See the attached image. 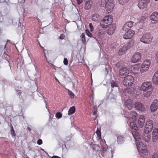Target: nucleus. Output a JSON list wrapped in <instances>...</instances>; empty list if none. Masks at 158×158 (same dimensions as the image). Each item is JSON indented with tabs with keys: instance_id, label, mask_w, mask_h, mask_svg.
Returning <instances> with one entry per match:
<instances>
[{
	"instance_id": "obj_1",
	"label": "nucleus",
	"mask_w": 158,
	"mask_h": 158,
	"mask_svg": "<svg viewBox=\"0 0 158 158\" xmlns=\"http://www.w3.org/2000/svg\"><path fill=\"white\" fill-rule=\"evenodd\" d=\"M140 89L143 92H147L146 93H144V96L145 97H148L152 94L153 89V87L151 82L145 81L143 82L141 85Z\"/></svg>"
},
{
	"instance_id": "obj_2",
	"label": "nucleus",
	"mask_w": 158,
	"mask_h": 158,
	"mask_svg": "<svg viewBox=\"0 0 158 158\" xmlns=\"http://www.w3.org/2000/svg\"><path fill=\"white\" fill-rule=\"evenodd\" d=\"M113 19L111 15L106 16L104 17L100 22L101 26L104 28H106L112 23Z\"/></svg>"
},
{
	"instance_id": "obj_3",
	"label": "nucleus",
	"mask_w": 158,
	"mask_h": 158,
	"mask_svg": "<svg viewBox=\"0 0 158 158\" xmlns=\"http://www.w3.org/2000/svg\"><path fill=\"white\" fill-rule=\"evenodd\" d=\"M153 38V36L151 34L147 33L143 35L140 41L144 44H150L151 43Z\"/></svg>"
},
{
	"instance_id": "obj_4",
	"label": "nucleus",
	"mask_w": 158,
	"mask_h": 158,
	"mask_svg": "<svg viewBox=\"0 0 158 158\" xmlns=\"http://www.w3.org/2000/svg\"><path fill=\"white\" fill-rule=\"evenodd\" d=\"M151 64V62L150 60H145L143 61L140 67V72L142 73L147 71L150 67Z\"/></svg>"
},
{
	"instance_id": "obj_5",
	"label": "nucleus",
	"mask_w": 158,
	"mask_h": 158,
	"mask_svg": "<svg viewBox=\"0 0 158 158\" xmlns=\"http://www.w3.org/2000/svg\"><path fill=\"white\" fill-rule=\"evenodd\" d=\"M136 145L138 151L143 153L148 152L146 146L141 141H138L136 143Z\"/></svg>"
},
{
	"instance_id": "obj_6",
	"label": "nucleus",
	"mask_w": 158,
	"mask_h": 158,
	"mask_svg": "<svg viewBox=\"0 0 158 158\" xmlns=\"http://www.w3.org/2000/svg\"><path fill=\"white\" fill-rule=\"evenodd\" d=\"M134 81L133 77L131 75L127 76L125 77L123 81V84L126 86H131Z\"/></svg>"
},
{
	"instance_id": "obj_7",
	"label": "nucleus",
	"mask_w": 158,
	"mask_h": 158,
	"mask_svg": "<svg viewBox=\"0 0 158 158\" xmlns=\"http://www.w3.org/2000/svg\"><path fill=\"white\" fill-rule=\"evenodd\" d=\"M106 9L108 13L111 12L113 10L114 4L113 0H108L106 3Z\"/></svg>"
},
{
	"instance_id": "obj_8",
	"label": "nucleus",
	"mask_w": 158,
	"mask_h": 158,
	"mask_svg": "<svg viewBox=\"0 0 158 158\" xmlns=\"http://www.w3.org/2000/svg\"><path fill=\"white\" fill-rule=\"evenodd\" d=\"M141 58L140 53L138 52H135L132 55L131 59V61L133 63H136L140 61Z\"/></svg>"
},
{
	"instance_id": "obj_9",
	"label": "nucleus",
	"mask_w": 158,
	"mask_h": 158,
	"mask_svg": "<svg viewBox=\"0 0 158 158\" xmlns=\"http://www.w3.org/2000/svg\"><path fill=\"white\" fill-rule=\"evenodd\" d=\"M150 0H139L138 2V6L140 9H143L146 8L147 4L149 3Z\"/></svg>"
},
{
	"instance_id": "obj_10",
	"label": "nucleus",
	"mask_w": 158,
	"mask_h": 158,
	"mask_svg": "<svg viewBox=\"0 0 158 158\" xmlns=\"http://www.w3.org/2000/svg\"><path fill=\"white\" fill-rule=\"evenodd\" d=\"M151 23L155 24L158 22V12H154L152 13L150 17Z\"/></svg>"
},
{
	"instance_id": "obj_11",
	"label": "nucleus",
	"mask_w": 158,
	"mask_h": 158,
	"mask_svg": "<svg viewBox=\"0 0 158 158\" xmlns=\"http://www.w3.org/2000/svg\"><path fill=\"white\" fill-rule=\"evenodd\" d=\"M134 31L132 30H129L123 35V38L125 39L131 38L134 35Z\"/></svg>"
},
{
	"instance_id": "obj_12",
	"label": "nucleus",
	"mask_w": 158,
	"mask_h": 158,
	"mask_svg": "<svg viewBox=\"0 0 158 158\" xmlns=\"http://www.w3.org/2000/svg\"><path fill=\"white\" fill-rule=\"evenodd\" d=\"M158 109V101L156 99L154 100L150 106V109L152 112H153L156 110Z\"/></svg>"
},
{
	"instance_id": "obj_13",
	"label": "nucleus",
	"mask_w": 158,
	"mask_h": 158,
	"mask_svg": "<svg viewBox=\"0 0 158 158\" xmlns=\"http://www.w3.org/2000/svg\"><path fill=\"white\" fill-rule=\"evenodd\" d=\"M119 72L120 76L123 77L128 74L129 70L127 68H122L119 70Z\"/></svg>"
},
{
	"instance_id": "obj_14",
	"label": "nucleus",
	"mask_w": 158,
	"mask_h": 158,
	"mask_svg": "<svg viewBox=\"0 0 158 158\" xmlns=\"http://www.w3.org/2000/svg\"><path fill=\"white\" fill-rule=\"evenodd\" d=\"M152 139L154 142H156L158 139V128L153 129L152 134Z\"/></svg>"
},
{
	"instance_id": "obj_15",
	"label": "nucleus",
	"mask_w": 158,
	"mask_h": 158,
	"mask_svg": "<svg viewBox=\"0 0 158 158\" xmlns=\"http://www.w3.org/2000/svg\"><path fill=\"white\" fill-rule=\"evenodd\" d=\"M135 108L139 111H143L145 110V108L143 104L139 102H136L135 104Z\"/></svg>"
},
{
	"instance_id": "obj_16",
	"label": "nucleus",
	"mask_w": 158,
	"mask_h": 158,
	"mask_svg": "<svg viewBox=\"0 0 158 158\" xmlns=\"http://www.w3.org/2000/svg\"><path fill=\"white\" fill-rule=\"evenodd\" d=\"M145 120V117L144 115H140L139 116L138 120V123L140 127L142 128L144 126Z\"/></svg>"
},
{
	"instance_id": "obj_17",
	"label": "nucleus",
	"mask_w": 158,
	"mask_h": 158,
	"mask_svg": "<svg viewBox=\"0 0 158 158\" xmlns=\"http://www.w3.org/2000/svg\"><path fill=\"white\" fill-rule=\"evenodd\" d=\"M129 119H131L133 121H135L137 119V114L136 112L131 111L128 115Z\"/></svg>"
},
{
	"instance_id": "obj_18",
	"label": "nucleus",
	"mask_w": 158,
	"mask_h": 158,
	"mask_svg": "<svg viewBox=\"0 0 158 158\" xmlns=\"http://www.w3.org/2000/svg\"><path fill=\"white\" fill-rule=\"evenodd\" d=\"M85 8L86 10L89 9L92 5V0H85Z\"/></svg>"
},
{
	"instance_id": "obj_19",
	"label": "nucleus",
	"mask_w": 158,
	"mask_h": 158,
	"mask_svg": "<svg viewBox=\"0 0 158 158\" xmlns=\"http://www.w3.org/2000/svg\"><path fill=\"white\" fill-rule=\"evenodd\" d=\"M136 131H133L132 132V134L135 140L137 142L140 140L141 137L139 133Z\"/></svg>"
},
{
	"instance_id": "obj_20",
	"label": "nucleus",
	"mask_w": 158,
	"mask_h": 158,
	"mask_svg": "<svg viewBox=\"0 0 158 158\" xmlns=\"http://www.w3.org/2000/svg\"><path fill=\"white\" fill-rule=\"evenodd\" d=\"M116 28V27L114 25H113L109 27L107 31V33L108 34L111 35L113 34Z\"/></svg>"
},
{
	"instance_id": "obj_21",
	"label": "nucleus",
	"mask_w": 158,
	"mask_h": 158,
	"mask_svg": "<svg viewBox=\"0 0 158 158\" xmlns=\"http://www.w3.org/2000/svg\"><path fill=\"white\" fill-rule=\"evenodd\" d=\"M125 104L129 110H131L133 106V103L132 101L130 99L127 100L125 102Z\"/></svg>"
},
{
	"instance_id": "obj_22",
	"label": "nucleus",
	"mask_w": 158,
	"mask_h": 158,
	"mask_svg": "<svg viewBox=\"0 0 158 158\" xmlns=\"http://www.w3.org/2000/svg\"><path fill=\"white\" fill-rule=\"evenodd\" d=\"M92 18L93 20L98 22L101 20V17L99 15L95 14L93 15Z\"/></svg>"
},
{
	"instance_id": "obj_23",
	"label": "nucleus",
	"mask_w": 158,
	"mask_h": 158,
	"mask_svg": "<svg viewBox=\"0 0 158 158\" xmlns=\"http://www.w3.org/2000/svg\"><path fill=\"white\" fill-rule=\"evenodd\" d=\"M126 46H123L119 50L118 54L119 55H122L125 53L128 50Z\"/></svg>"
},
{
	"instance_id": "obj_24",
	"label": "nucleus",
	"mask_w": 158,
	"mask_h": 158,
	"mask_svg": "<svg viewBox=\"0 0 158 158\" xmlns=\"http://www.w3.org/2000/svg\"><path fill=\"white\" fill-rule=\"evenodd\" d=\"M140 69V66L139 64H136L134 65L131 68L132 71L135 73H137Z\"/></svg>"
},
{
	"instance_id": "obj_25",
	"label": "nucleus",
	"mask_w": 158,
	"mask_h": 158,
	"mask_svg": "<svg viewBox=\"0 0 158 158\" xmlns=\"http://www.w3.org/2000/svg\"><path fill=\"white\" fill-rule=\"evenodd\" d=\"M152 82L155 85L158 84V75L156 73H154L152 77Z\"/></svg>"
},
{
	"instance_id": "obj_26",
	"label": "nucleus",
	"mask_w": 158,
	"mask_h": 158,
	"mask_svg": "<svg viewBox=\"0 0 158 158\" xmlns=\"http://www.w3.org/2000/svg\"><path fill=\"white\" fill-rule=\"evenodd\" d=\"M151 137V136L150 135L148 134L144 133L143 136V139L145 141L147 142H148L150 141Z\"/></svg>"
},
{
	"instance_id": "obj_27",
	"label": "nucleus",
	"mask_w": 158,
	"mask_h": 158,
	"mask_svg": "<svg viewBox=\"0 0 158 158\" xmlns=\"http://www.w3.org/2000/svg\"><path fill=\"white\" fill-rule=\"evenodd\" d=\"M130 126L131 129L135 131H137L138 127L135 123L133 122H131L130 123Z\"/></svg>"
},
{
	"instance_id": "obj_28",
	"label": "nucleus",
	"mask_w": 158,
	"mask_h": 158,
	"mask_svg": "<svg viewBox=\"0 0 158 158\" xmlns=\"http://www.w3.org/2000/svg\"><path fill=\"white\" fill-rule=\"evenodd\" d=\"M146 126L148 127H150L153 128V122L152 120H148L146 123Z\"/></svg>"
},
{
	"instance_id": "obj_29",
	"label": "nucleus",
	"mask_w": 158,
	"mask_h": 158,
	"mask_svg": "<svg viewBox=\"0 0 158 158\" xmlns=\"http://www.w3.org/2000/svg\"><path fill=\"white\" fill-rule=\"evenodd\" d=\"M75 112V108L74 106H73L71 107L68 111V114L70 115L74 113Z\"/></svg>"
},
{
	"instance_id": "obj_30",
	"label": "nucleus",
	"mask_w": 158,
	"mask_h": 158,
	"mask_svg": "<svg viewBox=\"0 0 158 158\" xmlns=\"http://www.w3.org/2000/svg\"><path fill=\"white\" fill-rule=\"evenodd\" d=\"M134 42L133 40H131L128 42L127 45L125 46L128 49L130 48L131 47L133 46L134 44Z\"/></svg>"
},
{
	"instance_id": "obj_31",
	"label": "nucleus",
	"mask_w": 158,
	"mask_h": 158,
	"mask_svg": "<svg viewBox=\"0 0 158 158\" xmlns=\"http://www.w3.org/2000/svg\"><path fill=\"white\" fill-rule=\"evenodd\" d=\"M153 128L150 127H148L147 126L145 127L144 129V133L145 134H149L152 130Z\"/></svg>"
},
{
	"instance_id": "obj_32",
	"label": "nucleus",
	"mask_w": 158,
	"mask_h": 158,
	"mask_svg": "<svg viewBox=\"0 0 158 158\" xmlns=\"http://www.w3.org/2000/svg\"><path fill=\"white\" fill-rule=\"evenodd\" d=\"M124 140V138L122 136H118L117 137V142L118 144H121Z\"/></svg>"
},
{
	"instance_id": "obj_33",
	"label": "nucleus",
	"mask_w": 158,
	"mask_h": 158,
	"mask_svg": "<svg viewBox=\"0 0 158 158\" xmlns=\"http://www.w3.org/2000/svg\"><path fill=\"white\" fill-rule=\"evenodd\" d=\"M138 20L139 23L143 22L146 20V18L145 16H142L139 17Z\"/></svg>"
},
{
	"instance_id": "obj_34",
	"label": "nucleus",
	"mask_w": 158,
	"mask_h": 158,
	"mask_svg": "<svg viewBox=\"0 0 158 158\" xmlns=\"http://www.w3.org/2000/svg\"><path fill=\"white\" fill-rule=\"evenodd\" d=\"M81 40L83 44L86 42V39L85 34L84 33H82L80 36Z\"/></svg>"
},
{
	"instance_id": "obj_35",
	"label": "nucleus",
	"mask_w": 158,
	"mask_h": 158,
	"mask_svg": "<svg viewBox=\"0 0 158 158\" xmlns=\"http://www.w3.org/2000/svg\"><path fill=\"white\" fill-rule=\"evenodd\" d=\"M129 0H118L119 3L121 5H123L127 3Z\"/></svg>"
},
{
	"instance_id": "obj_36",
	"label": "nucleus",
	"mask_w": 158,
	"mask_h": 158,
	"mask_svg": "<svg viewBox=\"0 0 158 158\" xmlns=\"http://www.w3.org/2000/svg\"><path fill=\"white\" fill-rule=\"evenodd\" d=\"M111 87L113 88H114V87H118L117 83H116V82L115 81H112L111 82Z\"/></svg>"
},
{
	"instance_id": "obj_37",
	"label": "nucleus",
	"mask_w": 158,
	"mask_h": 158,
	"mask_svg": "<svg viewBox=\"0 0 158 158\" xmlns=\"http://www.w3.org/2000/svg\"><path fill=\"white\" fill-rule=\"evenodd\" d=\"M126 23L130 28L133 26V23L131 21H129Z\"/></svg>"
},
{
	"instance_id": "obj_38",
	"label": "nucleus",
	"mask_w": 158,
	"mask_h": 158,
	"mask_svg": "<svg viewBox=\"0 0 158 158\" xmlns=\"http://www.w3.org/2000/svg\"><path fill=\"white\" fill-rule=\"evenodd\" d=\"M130 28H129V27H128L126 23H125L123 25V31H126L127 30L129 29Z\"/></svg>"
},
{
	"instance_id": "obj_39",
	"label": "nucleus",
	"mask_w": 158,
	"mask_h": 158,
	"mask_svg": "<svg viewBox=\"0 0 158 158\" xmlns=\"http://www.w3.org/2000/svg\"><path fill=\"white\" fill-rule=\"evenodd\" d=\"M68 94L70 96V98L73 99L74 98V94L71 91L69 90L68 92Z\"/></svg>"
},
{
	"instance_id": "obj_40",
	"label": "nucleus",
	"mask_w": 158,
	"mask_h": 158,
	"mask_svg": "<svg viewBox=\"0 0 158 158\" xmlns=\"http://www.w3.org/2000/svg\"><path fill=\"white\" fill-rule=\"evenodd\" d=\"M62 116V114L60 112H57L56 114V117L58 119L60 118Z\"/></svg>"
},
{
	"instance_id": "obj_41",
	"label": "nucleus",
	"mask_w": 158,
	"mask_h": 158,
	"mask_svg": "<svg viewBox=\"0 0 158 158\" xmlns=\"http://www.w3.org/2000/svg\"><path fill=\"white\" fill-rule=\"evenodd\" d=\"M11 129L10 130V131L11 132V135L12 136H15L16 135V134L12 126H11Z\"/></svg>"
},
{
	"instance_id": "obj_42",
	"label": "nucleus",
	"mask_w": 158,
	"mask_h": 158,
	"mask_svg": "<svg viewBox=\"0 0 158 158\" xmlns=\"http://www.w3.org/2000/svg\"><path fill=\"white\" fill-rule=\"evenodd\" d=\"M96 133L97 136L99 137L100 139H101V137L100 131L99 130L97 129L96 132Z\"/></svg>"
},
{
	"instance_id": "obj_43",
	"label": "nucleus",
	"mask_w": 158,
	"mask_h": 158,
	"mask_svg": "<svg viewBox=\"0 0 158 158\" xmlns=\"http://www.w3.org/2000/svg\"><path fill=\"white\" fill-rule=\"evenodd\" d=\"M86 33L87 34V35L89 37H92V34L90 33V32H89V31L87 30H86L85 31Z\"/></svg>"
},
{
	"instance_id": "obj_44",
	"label": "nucleus",
	"mask_w": 158,
	"mask_h": 158,
	"mask_svg": "<svg viewBox=\"0 0 158 158\" xmlns=\"http://www.w3.org/2000/svg\"><path fill=\"white\" fill-rule=\"evenodd\" d=\"M103 35V32H101L99 31L98 32V35L99 37L101 38L102 37Z\"/></svg>"
},
{
	"instance_id": "obj_45",
	"label": "nucleus",
	"mask_w": 158,
	"mask_h": 158,
	"mask_svg": "<svg viewBox=\"0 0 158 158\" xmlns=\"http://www.w3.org/2000/svg\"><path fill=\"white\" fill-rule=\"evenodd\" d=\"M68 60L67 58H65L64 59V61H63V63L64 64L66 65H67L68 64Z\"/></svg>"
},
{
	"instance_id": "obj_46",
	"label": "nucleus",
	"mask_w": 158,
	"mask_h": 158,
	"mask_svg": "<svg viewBox=\"0 0 158 158\" xmlns=\"http://www.w3.org/2000/svg\"><path fill=\"white\" fill-rule=\"evenodd\" d=\"M43 141L42 139H38L37 141V143L38 144L40 145L42 144Z\"/></svg>"
},
{
	"instance_id": "obj_47",
	"label": "nucleus",
	"mask_w": 158,
	"mask_h": 158,
	"mask_svg": "<svg viewBox=\"0 0 158 158\" xmlns=\"http://www.w3.org/2000/svg\"><path fill=\"white\" fill-rule=\"evenodd\" d=\"M89 28L90 29V30L91 31H92L94 29V27L92 25V24L91 23H89Z\"/></svg>"
},
{
	"instance_id": "obj_48",
	"label": "nucleus",
	"mask_w": 158,
	"mask_h": 158,
	"mask_svg": "<svg viewBox=\"0 0 158 158\" xmlns=\"http://www.w3.org/2000/svg\"><path fill=\"white\" fill-rule=\"evenodd\" d=\"M152 158H158V154L156 153H154L153 155Z\"/></svg>"
},
{
	"instance_id": "obj_49",
	"label": "nucleus",
	"mask_w": 158,
	"mask_h": 158,
	"mask_svg": "<svg viewBox=\"0 0 158 158\" xmlns=\"http://www.w3.org/2000/svg\"><path fill=\"white\" fill-rule=\"evenodd\" d=\"M16 92L17 94L20 95L22 94V92L20 90L17 89L16 90Z\"/></svg>"
},
{
	"instance_id": "obj_50",
	"label": "nucleus",
	"mask_w": 158,
	"mask_h": 158,
	"mask_svg": "<svg viewBox=\"0 0 158 158\" xmlns=\"http://www.w3.org/2000/svg\"><path fill=\"white\" fill-rule=\"evenodd\" d=\"M155 60L158 63V52L156 54Z\"/></svg>"
},
{
	"instance_id": "obj_51",
	"label": "nucleus",
	"mask_w": 158,
	"mask_h": 158,
	"mask_svg": "<svg viewBox=\"0 0 158 158\" xmlns=\"http://www.w3.org/2000/svg\"><path fill=\"white\" fill-rule=\"evenodd\" d=\"M77 2V3L78 4L80 5L83 2V0H76Z\"/></svg>"
},
{
	"instance_id": "obj_52",
	"label": "nucleus",
	"mask_w": 158,
	"mask_h": 158,
	"mask_svg": "<svg viewBox=\"0 0 158 158\" xmlns=\"http://www.w3.org/2000/svg\"><path fill=\"white\" fill-rule=\"evenodd\" d=\"M65 37V36L63 34H61L60 36V38L61 40H63L64 39Z\"/></svg>"
},
{
	"instance_id": "obj_53",
	"label": "nucleus",
	"mask_w": 158,
	"mask_h": 158,
	"mask_svg": "<svg viewBox=\"0 0 158 158\" xmlns=\"http://www.w3.org/2000/svg\"><path fill=\"white\" fill-rule=\"evenodd\" d=\"M51 158H61L60 157L57 156H52Z\"/></svg>"
},
{
	"instance_id": "obj_54",
	"label": "nucleus",
	"mask_w": 158,
	"mask_h": 158,
	"mask_svg": "<svg viewBox=\"0 0 158 158\" xmlns=\"http://www.w3.org/2000/svg\"><path fill=\"white\" fill-rule=\"evenodd\" d=\"M3 18L2 16L0 15V22H2L3 21Z\"/></svg>"
},
{
	"instance_id": "obj_55",
	"label": "nucleus",
	"mask_w": 158,
	"mask_h": 158,
	"mask_svg": "<svg viewBox=\"0 0 158 158\" xmlns=\"http://www.w3.org/2000/svg\"><path fill=\"white\" fill-rule=\"evenodd\" d=\"M43 98H44V102H45V104H46V105H47V102H46V101H45V100L44 97L43 96Z\"/></svg>"
},
{
	"instance_id": "obj_56",
	"label": "nucleus",
	"mask_w": 158,
	"mask_h": 158,
	"mask_svg": "<svg viewBox=\"0 0 158 158\" xmlns=\"http://www.w3.org/2000/svg\"><path fill=\"white\" fill-rule=\"evenodd\" d=\"M154 73H156V74H157L158 75V69Z\"/></svg>"
},
{
	"instance_id": "obj_57",
	"label": "nucleus",
	"mask_w": 158,
	"mask_h": 158,
	"mask_svg": "<svg viewBox=\"0 0 158 158\" xmlns=\"http://www.w3.org/2000/svg\"><path fill=\"white\" fill-rule=\"evenodd\" d=\"M27 129L28 130H29V131H31V128L29 127H27Z\"/></svg>"
},
{
	"instance_id": "obj_58",
	"label": "nucleus",
	"mask_w": 158,
	"mask_h": 158,
	"mask_svg": "<svg viewBox=\"0 0 158 158\" xmlns=\"http://www.w3.org/2000/svg\"><path fill=\"white\" fill-rule=\"evenodd\" d=\"M101 142H102V143H105V140H102L101 142Z\"/></svg>"
},
{
	"instance_id": "obj_59",
	"label": "nucleus",
	"mask_w": 158,
	"mask_h": 158,
	"mask_svg": "<svg viewBox=\"0 0 158 158\" xmlns=\"http://www.w3.org/2000/svg\"><path fill=\"white\" fill-rule=\"evenodd\" d=\"M55 79L57 81L59 82L58 80L56 77H55Z\"/></svg>"
},
{
	"instance_id": "obj_60",
	"label": "nucleus",
	"mask_w": 158,
	"mask_h": 158,
	"mask_svg": "<svg viewBox=\"0 0 158 158\" xmlns=\"http://www.w3.org/2000/svg\"><path fill=\"white\" fill-rule=\"evenodd\" d=\"M39 44L40 46L42 48H43V49H44V48L42 46H41V45L40 44V43H39Z\"/></svg>"
},
{
	"instance_id": "obj_61",
	"label": "nucleus",
	"mask_w": 158,
	"mask_h": 158,
	"mask_svg": "<svg viewBox=\"0 0 158 158\" xmlns=\"http://www.w3.org/2000/svg\"><path fill=\"white\" fill-rule=\"evenodd\" d=\"M96 114V112L95 111H94L93 112V115H94V114Z\"/></svg>"
},
{
	"instance_id": "obj_62",
	"label": "nucleus",
	"mask_w": 158,
	"mask_h": 158,
	"mask_svg": "<svg viewBox=\"0 0 158 158\" xmlns=\"http://www.w3.org/2000/svg\"><path fill=\"white\" fill-rule=\"evenodd\" d=\"M155 1H157L158 0H155Z\"/></svg>"
}]
</instances>
